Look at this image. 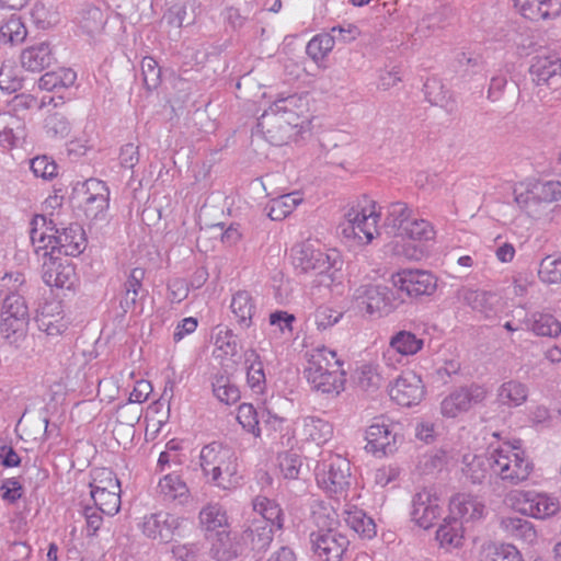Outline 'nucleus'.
<instances>
[{
	"label": "nucleus",
	"instance_id": "nucleus-17",
	"mask_svg": "<svg viewBox=\"0 0 561 561\" xmlns=\"http://www.w3.org/2000/svg\"><path fill=\"white\" fill-rule=\"evenodd\" d=\"M390 398L402 407H412L424 397V386L419 375L413 371L403 373L389 389Z\"/></svg>",
	"mask_w": 561,
	"mask_h": 561
},
{
	"label": "nucleus",
	"instance_id": "nucleus-57",
	"mask_svg": "<svg viewBox=\"0 0 561 561\" xmlns=\"http://www.w3.org/2000/svg\"><path fill=\"white\" fill-rule=\"evenodd\" d=\"M90 488L91 491H121V482L112 470L101 468L94 471Z\"/></svg>",
	"mask_w": 561,
	"mask_h": 561
},
{
	"label": "nucleus",
	"instance_id": "nucleus-19",
	"mask_svg": "<svg viewBox=\"0 0 561 561\" xmlns=\"http://www.w3.org/2000/svg\"><path fill=\"white\" fill-rule=\"evenodd\" d=\"M145 275L146 271L142 267H135L127 275L119 297V307L123 314L135 311L138 307L141 308L142 301L148 294L147 289L142 286Z\"/></svg>",
	"mask_w": 561,
	"mask_h": 561
},
{
	"label": "nucleus",
	"instance_id": "nucleus-35",
	"mask_svg": "<svg viewBox=\"0 0 561 561\" xmlns=\"http://www.w3.org/2000/svg\"><path fill=\"white\" fill-rule=\"evenodd\" d=\"M527 328L538 336L557 337L561 334V323L550 313H531L527 319Z\"/></svg>",
	"mask_w": 561,
	"mask_h": 561
},
{
	"label": "nucleus",
	"instance_id": "nucleus-61",
	"mask_svg": "<svg viewBox=\"0 0 561 561\" xmlns=\"http://www.w3.org/2000/svg\"><path fill=\"white\" fill-rule=\"evenodd\" d=\"M308 363L334 369H342L343 366V362L337 358L336 353L325 346L312 350Z\"/></svg>",
	"mask_w": 561,
	"mask_h": 561
},
{
	"label": "nucleus",
	"instance_id": "nucleus-55",
	"mask_svg": "<svg viewBox=\"0 0 561 561\" xmlns=\"http://www.w3.org/2000/svg\"><path fill=\"white\" fill-rule=\"evenodd\" d=\"M403 237H408L411 240L428 241L434 239L435 230L427 220L412 217Z\"/></svg>",
	"mask_w": 561,
	"mask_h": 561
},
{
	"label": "nucleus",
	"instance_id": "nucleus-27",
	"mask_svg": "<svg viewBox=\"0 0 561 561\" xmlns=\"http://www.w3.org/2000/svg\"><path fill=\"white\" fill-rule=\"evenodd\" d=\"M274 530L268 522L252 519L242 534V540L250 545L252 550L262 551L271 545Z\"/></svg>",
	"mask_w": 561,
	"mask_h": 561
},
{
	"label": "nucleus",
	"instance_id": "nucleus-12",
	"mask_svg": "<svg viewBox=\"0 0 561 561\" xmlns=\"http://www.w3.org/2000/svg\"><path fill=\"white\" fill-rule=\"evenodd\" d=\"M354 297L369 314L383 316L393 309V291L383 285H362L356 288Z\"/></svg>",
	"mask_w": 561,
	"mask_h": 561
},
{
	"label": "nucleus",
	"instance_id": "nucleus-7",
	"mask_svg": "<svg viewBox=\"0 0 561 561\" xmlns=\"http://www.w3.org/2000/svg\"><path fill=\"white\" fill-rule=\"evenodd\" d=\"M294 121L268 108L259 117L256 133L273 146H284L294 140L304 129Z\"/></svg>",
	"mask_w": 561,
	"mask_h": 561
},
{
	"label": "nucleus",
	"instance_id": "nucleus-41",
	"mask_svg": "<svg viewBox=\"0 0 561 561\" xmlns=\"http://www.w3.org/2000/svg\"><path fill=\"white\" fill-rule=\"evenodd\" d=\"M424 93L426 100L435 106H440L448 112L454 110V101L448 89L445 88L439 79L431 78L424 83Z\"/></svg>",
	"mask_w": 561,
	"mask_h": 561
},
{
	"label": "nucleus",
	"instance_id": "nucleus-59",
	"mask_svg": "<svg viewBox=\"0 0 561 561\" xmlns=\"http://www.w3.org/2000/svg\"><path fill=\"white\" fill-rule=\"evenodd\" d=\"M539 277L548 284L561 283V256L549 255L545 257L539 266Z\"/></svg>",
	"mask_w": 561,
	"mask_h": 561
},
{
	"label": "nucleus",
	"instance_id": "nucleus-49",
	"mask_svg": "<svg viewBox=\"0 0 561 561\" xmlns=\"http://www.w3.org/2000/svg\"><path fill=\"white\" fill-rule=\"evenodd\" d=\"M27 35V30L20 16L12 15L0 26V41L3 43H22Z\"/></svg>",
	"mask_w": 561,
	"mask_h": 561
},
{
	"label": "nucleus",
	"instance_id": "nucleus-39",
	"mask_svg": "<svg viewBox=\"0 0 561 561\" xmlns=\"http://www.w3.org/2000/svg\"><path fill=\"white\" fill-rule=\"evenodd\" d=\"M501 526L510 536L526 543H534L537 540V531L534 525L525 518L517 516L504 517L501 520Z\"/></svg>",
	"mask_w": 561,
	"mask_h": 561
},
{
	"label": "nucleus",
	"instance_id": "nucleus-34",
	"mask_svg": "<svg viewBox=\"0 0 561 561\" xmlns=\"http://www.w3.org/2000/svg\"><path fill=\"white\" fill-rule=\"evenodd\" d=\"M30 318H12L2 316L0 324L1 336L14 347H20L28 330Z\"/></svg>",
	"mask_w": 561,
	"mask_h": 561
},
{
	"label": "nucleus",
	"instance_id": "nucleus-13",
	"mask_svg": "<svg viewBox=\"0 0 561 561\" xmlns=\"http://www.w3.org/2000/svg\"><path fill=\"white\" fill-rule=\"evenodd\" d=\"M392 284L410 297L430 296L437 287L436 277L432 273L409 268L392 275Z\"/></svg>",
	"mask_w": 561,
	"mask_h": 561
},
{
	"label": "nucleus",
	"instance_id": "nucleus-63",
	"mask_svg": "<svg viewBox=\"0 0 561 561\" xmlns=\"http://www.w3.org/2000/svg\"><path fill=\"white\" fill-rule=\"evenodd\" d=\"M301 465V458L297 454L286 451L278 456V466L286 479H297Z\"/></svg>",
	"mask_w": 561,
	"mask_h": 561
},
{
	"label": "nucleus",
	"instance_id": "nucleus-54",
	"mask_svg": "<svg viewBox=\"0 0 561 561\" xmlns=\"http://www.w3.org/2000/svg\"><path fill=\"white\" fill-rule=\"evenodd\" d=\"M347 525L366 538H373L376 535V525L370 517H367L362 511L348 513L346 517Z\"/></svg>",
	"mask_w": 561,
	"mask_h": 561
},
{
	"label": "nucleus",
	"instance_id": "nucleus-14",
	"mask_svg": "<svg viewBox=\"0 0 561 561\" xmlns=\"http://www.w3.org/2000/svg\"><path fill=\"white\" fill-rule=\"evenodd\" d=\"M440 514V500L432 489L424 488L413 495L411 517L420 527L430 528Z\"/></svg>",
	"mask_w": 561,
	"mask_h": 561
},
{
	"label": "nucleus",
	"instance_id": "nucleus-42",
	"mask_svg": "<svg viewBox=\"0 0 561 561\" xmlns=\"http://www.w3.org/2000/svg\"><path fill=\"white\" fill-rule=\"evenodd\" d=\"M462 523L454 516H449L444 520L436 531V539L442 546L459 547L463 538Z\"/></svg>",
	"mask_w": 561,
	"mask_h": 561
},
{
	"label": "nucleus",
	"instance_id": "nucleus-5",
	"mask_svg": "<svg viewBox=\"0 0 561 561\" xmlns=\"http://www.w3.org/2000/svg\"><path fill=\"white\" fill-rule=\"evenodd\" d=\"M379 217L374 202H369L365 206L359 204L353 206L345 215L342 233L346 239H354L358 243L368 244L378 233L377 224Z\"/></svg>",
	"mask_w": 561,
	"mask_h": 561
},
{
	"label": "nucleus",
	"instance_id": "nucleus-28",
	"mask_svg": "<svg viewBox=\"0 0 561 561\" xmlns=\"http://www.w3.org/2000/svg\"><path fill=\"white\" fill-rule=\"evenodd\" d=\"M230 309L241 329H249L256 313V304L247 290L237 291L231 299Z\"/></svg>",
	"mask_w": 561,
	"mask_h": 561
},
{
	"label": "nucleus",
	"instance_id": "nucleus-24",
	"mask_svg": "<svg viewBox=\"0 0 561 561\" xmlns=\"http://www.w3.org/2000/svg\"><path fill=\"white\" fill-rule=\"evenodd\" d=\"M55 60L53 49L48 42L33 44L22 50L20 62L22 67L31 72H41L49 67Z\"/></svg>",
	"mask_w": 561,
	"mask_h": 561
},
{
	"label": "nucleus",
	"instance_id": "nucleus-33",
	"mask_svg": "<svg viewBox=\"0 0 561 561\" xmlns=\"http://www.w3.org/2000/svg\"><path fill=\"white\" fill-rule=\"evenodd\" d=\"M253 511L260 515L256 519H264L273 526L274 529H282L284 526V513L279 504L275 501L257 495L252 501Z\"/></svg>",
	"mask_w": 561,
	"mask_h": 561
},
{
	"label": "nucleus",
	"instance_id": "nucleus-32",
	"mask_svg": "<svg viewBox=\"0 0 561 561\" xmlns=\"http://www.w3.org/2000/svg\"><path fill=\"white\" fill-rule=\"evenodd\" d=\"M299 434L305 440L314 442L317 445H320L331 437L332 426L320 417L306 416L301 420Z\"/></svg>",
	"mask_w": 561,
	"mask_h": 561
},
{
	"label": "nucleus",
	"instance_id": "nucleus-22",
	"mask_svg": "<svg viewBox=\"0 0 561 561\" xmlns=\"http://www.w3.org/2000/svg\"><path fill=\"white\" fill-rule=\"evenodd\" d=\"M514 7L525 19L539 22L561 14V0H513Z\"/></svg>",
	"mask_w": 561,
	"mask_h": 561
},
{
	"label": "nucleus",
	"instance_id": "nucleus-50",
	"mask_svg": "<svg viewBox=\"0 0 561 561\" xmlns=\"http://www.w3.org/2000/svg\"><path fill=\"white\" fill-rule=\"evenodd\" d=\"M333 47L334 37L323 33L316 35L308 42L306 53L314 62H319L328 56Z\"/></svg>",
	"mask_w": 561,
	"mask_h": 561
},
{
	"label": "nucleus",
	"instance_id": "nucleus-29",
	"mask_svg": "<svg viewBox=\"0 0 561 561\" xmlns=\"http://www.w3.org/2000/svg\"><path fill=\"white\" fill-rule=\"evenodd\" d=\"M413 210L403 202L391 203L387 207V215L383 227L388 233L403 237L407 226L409 225Z\"/></svg>",
	"mask_w": 561,
	"mask_h": 561
},
{
	"label": "nucleus",
	"instance_id": "nucleus-20",
	"mask_svg": "<svg viewBox=\"0 0 561 561\" xmlns=\"http://www.w3.org/2000/svg\"><path fill=\"white\" fill-rule=\"evenodd\" d=\"M84 214L92 220L104 219L108 208L110 191L103 181L89 179L84 182Z\"/></svg>",
	"mask_w": 561,
	"mask_h": 561
},
{
	"label": "nucleus",
	"instance_id": "nucleus-53",
	"mask_svg": "<svg viewBox=\"0 0 561 561\" xmlns=\"http://www.w3.org/2000/svg\"><path fill=\"white\" fill-rule=\"evenodd\" d=\"M105 24L103 12L96 7L85 9L80 19V27L89 35L100 33Z\"/></svg>",
	"mask_w": 561,
	"mask_h": 561
},
{
	"label": "nucleus",
	"instance_id": "nucleus-16",
	"mask_svg": "<svg viewBox=\"0 0 561 561\" xmlns=\"http://www.w3.org/2000/svg\"><path fill=\"white\" fill-rule=\"evenodd\" d=\"M455 297L459 304L468 306L484 319L494 318L499 312L500 298L492 291L462 286L456 290Z\"/></svg>",
	"mask_w": 561,
	"mask_h": 561
},
{
	"label": "nucleus",
	"instance_id": "nucleus-58",
	"mask_svg": "<svg viewBox=\"0 0 561 561\" xmlns=\"http://www.w3.org/2000/svg\"><path fill=\"white\" fill-rule=\"evenodd\" d=\"M44 128L47 135L55 138L67 137L71 129L68 118L59 112L50 113L45 118Z\"/></svg>",
	"mask_w": 561,
	"mask_h": 561
},
{
	"label": "nucleus",
	"instance_id": "nucleus-18",
	"mask_svg": "<svg viewBox=\"0 0 561 561\" xmlns=\"http://www.w3.org/2000/svg\"><path fill=\"white\" fill-rule=\"evenodd\" d=\"M533 81L551 89L561 87V59L556 55H537L529 68Z\"/></svg>",
	"mask_w": 561,
	"mask_h": 561
},
{
	"label": "nucleus",
	"instance_id": "nucleus-11",
	"mask_svg": "<svg viewBox=\"0 0 561 561\" xmlns=\"http://www.w3.org/2000/svg\"><path fill=\"white\" fill-rule=\"evenodd\" d=\"M184 519L165 512L150 514L141 523L142 534L160 543H168L181 537Z\"/></svg>",
	"mask_w": 561,
	"mask_h": 561
},
{
	"label": "nucleus",
	"instance_id": "nucleus-62",
	"mask_svg": "<svg viewBox=\"0 0 561 561\" xmlns=\"http://www.w3.org/2000/svg\"><path fill=\"white\" fill-rule=\"evenodd\" d=\"M56 162L47 156H37L31 160V170L36 178L51 180L57 175Z\"/></svg>",
	"mask_w": 561,
	"mask_h": 561
},
{
	"label": "nucleus",
	"instance_id": "nucleus-64",
	"mask_svg": "<svg viewBox=\"0 0 561 561\" xmlns=\"http://www.w3.org/2000/svg\"><path fill=\"white\" fill-rule=\"evenodd\" d=\"M141 73L148 90L156 89L160 84L161 69L152 57H145L141 60Z\"/></svg>",
	"mask_w": 561,
	"mask_h": 561
},
{
	"label": "nucleus",
	"instance_id": "nucleus-25",
	"mask_svg": "<svg viewBox=\"0 0 561 561\" xmlns=\"http://www.w3.org/2000/svg\"><path fill=\"white\" fill-rule=\"evenodd\" d=\"M461 471L463 476L473 484H481L493 469L492 450L489 455H477L467 451L462 455Z\"/></svg>",
	"mask_w": 561,
	"mask_h": 561
},
{
	"label": "nucleus",
	"instance_id": "nucleus-21",
	"mask_svg": "<svg viewBox=\"0 0 561 561\" xmlns=\"http://www.w3.org/2000/svg\"><path fill=\"white\" fill-rule=\"evenodd\" d=\"M42 252L44 259L42 278L44 283L50 287L70 288L72 277L75 276L72 265L67 261H62L57 255L48 253L46 250Z\"/></svg>",
	"mask_w": 561,
	"mask_h": 561
},
{
	"label": "nucleus",
	"instance_id": "nucleus-46",
	"mask_svg": "<svg viewBox=\"0 0 561 561\" xmlns=\"http://www.w3.org/2000/svg\"><path fill=\"white\" fill-rule=\"evenodd\" d=\"M211 386L216 398L226 404H233L240 399L239 388L226 375H216Z\"/></svg>",
	"mask_w": 561,
	"mask_h": 561
},
{
	"label": "nucleus",
	"instance_id": "nucleus-44",
	"mask_svg": "<svg viewBox=\"0 0 561 561\" xmlns=\"http://www.w3.org/2000/svg\"><path fill=\"white\" fill-rule=\"evenodd\" d=\"M244 364L247 367V380L249 386L256 391H261L265 383V373L263 369V363L255 350L250 348L245 351Z\"/></svg>",
	"mask_w": 561,
	"mask_h": 561
},
{
	"label": "nucleus",
	"instance_id": "nucleus-40",
	"mask_svg": "<svg viewBox=\"0 0 561 561\" xmlns=\"http://www.w3.org/2000/svg\"><path fill=\"white\" fill-rule=\"evenodd\" d=\"M307 380L317 391L339 394L344 389L345 371L333 370L329 374L307 377Z\"/></svg>",
	"mask_w": 561,
	"mask_h": 561
},
{
	"label": "nucleus",
	"instance_id": "nucleus-26",
	"mask_svg": "<svg viewBox=\"0 0 561 561\" xmlns=\"http://www.w3.org/2000/svg\"><path fill=\"white\" fill-rule=\"evenodd\" d=\"M270 110L290 121L295 119L294 123L304 128V123L306 122L305 114L308 111V101L306 96L290 94L275 100L270 106Z\"/></svg>",
	"mask_w": 561,
	"mask_h": 561
},
{
	"label": "nucleus",
	"instance_id": "nucleus-3",
	"mask_svg": "<svg viewBox=\"0 0 561 561\" xmlns=\"http://www.w3.org/2000/svg\"><path fill=\"white\" fill-rule=\"evenodd\" d=\"M201 467L206 476H211L213 482L225 490L239 483L238 462L234 451L217 443L203 447Z\"/></svg>",
	"mask_w": 561,
	"mask_h": 561
},
{
	"label": "nucleus",
	"instance_id": "nucleus-51",
	"mask_svg": "<svg viewBox=\"0 0 561 561\" xmlns=\"http://www.w3.org/2000/svg\"><path fill=\"white\" fill-rule=\"evenodd\" d=\"M533 194L527 190L523 193L515 192V203L518 207L524 210L529 217L533 219L539 220L542 218L546 213L547 205H545L541 201L531 197Z\"/></svg>",
	"mask_w": 561,
	"mask_h": 561
},
{
	"label": "nucleus",
	"instance_id": "nucleus-52",
	"mask_svg": "<svg viewBox=\"0 0 561 561\" xmlns=\"http://www.w3.org/2000/svg\"><path fill=\"white\" fill-rule=\"evenodd\" d=\"M2 301V313L1 316L12 317V318H30L28 308L25 304L24 298L15 293H11L5 296L4 299L0 297V302Z\"/></svg>",
	"mask_w": 561,
	"mask_h": 561
},
{
	"label": "nucleus",
	"instance_id": "nucleus-31",
	"mask_svg": "<svg viewBox=\"0 0 561 561\" xmlns=\"http://www.w3.org/2000/svg\"><path fill=\"white\" fill-rule=\"evenodd\" d=\"M31 20L38 30H48L59 22L56 0H37L31 9Z\"/></svg>",
	"mask_w": 561,
	"mask_h": 561
},
{
	"label": "nucleus",
	"instance_id": "nucleus-37",
	"mask_svg": "<svg viewBox=\"0 0 561 561\" xmlns=\"http://www.w3.org/2000/svg\"><path fill=\"white\" fill-rule=\"evenodd\" d=\"M424 340L410 331H399L394 333L389 341V350L403 355H415L423 348Z\"/></svg>",
	"mask_w": 561,
	"mask_h": 561
},
{
	"label": "nucleus",
	"instance_id": "nucleus-10",
	"mask_svg": "<svg viewBox=\"0 0 561 561\" xmlns=\"http://www.w3.org/2000/svg\"><path fill=\"white\" fill-rule=\"evenodd\" d=\"M507 500L520 513L539 519L554 515L560 508L557 500L534 491L515 490L508 493Z\"/></svg>",
	"mask_w": 561,
	"mask_h": 561
},
{
	"label": "nucleus",
	"instance_id": "nucleus-4",
	"mask_svg": "<svg viewBox=\"0 0 561 561\" xmlns=\"http://www.w3.org/2000/svg\"><path fill=\"white\" fill-rule=\"evenodd\" d=\"M503 443L492 449L493 471L503 481L518 484L528 479L533 471V463L525 457V451L518 445Z\"/></svg>",
	"mask_w": 561,
	"mask_h": 561
},
{
	"label": "nucleus",
	"instance_id": "nucleus-1",
	"mask_svg": "<svg viewBox=\"0 0 561 561\" xmlns=\"http://www.w3.org/2000/svg\"><path fill=\"white\" fill-rule=\"evenodd\" d=\"M31 226L30 239L38 256L45 250L55 255L77 256L85 249V233L77 222L59 228L53 219H47L44 215H36L32 219Z\"/></svg>",
	"mask_w": 561,
	"mask_h": 561
},
{
	"label": "nucleus",
	"instance_id": "nucleus-48",
	"mask_svg": "<svg viewBox=\"0 0 561 561\" xmlns=\"http://www.w3.org/2000/svg\"><path fill=\"white\" fill-rule=\"evenodd\" d=\"M533 198L541 201L545 205L561 199V182L560 181H546L536 182L527 188Z\"/></svg>",
	"mask_w": 561,
	"mask_h": 561
},
{
	"label": "nucleus",
	"instance_id": "nucleus-30",
	"mask_svg": "<svg viewBox=\"0 0 561 561\" xmlns=\"http://www.w3.org/2000/svg\"><path fill=\"white\" fill-rule=\"evenodd\" d=\"M211 542L210 553L217 561H230L239 553V543L234 541L228 529L217 530L207 535Z\"/></svg>",
	"mask_w": 561,
	"mask_h": 561
},
{
	"label": "nucleus",
	"instance_id": "nucleus-60",
	"mask_svg": "<svg viewBox=\"0 0 561 561\" xmlns=\"http://www.w3.org/2000/svg\"><path fill=\"white\" fill-rule=\"evenodd\" d=\"M343 313L329 306H319L312 314L313 322L319 331H324L336 324Z\"/></svg>",
	"mask_w": 561,
	"mask_h": 561
},
{
	"label": "nucleus",
	"instance_id": "nucleus-2",
	"mask_svg": "<svg viewBox=\"0 0 561 561\" xmlns=\"http://www.w3.org/2000/svg\"><path fill=\"white\" fill-rule=\"evenodd\" d=\"M295 270L301 274L327 276L330 285L337 278L343 261L336 251L327 252L318 240L308 239L291 249Z\"/></svg>",
	"mask_w": 561,
	"mask_h": 561
},
{
	"label": "nucleus",
	"instance_id": "nucleus-9",
	"mask_svg": "<svg viewBox=\"0 0 561 561\" xmlns=\"http://www.w3.org/2000/svg\"><path fill=\"white\" fill-rule=\"evenodd\" d=\"M350 541L336 529L314 530L309 535V548L319 561H341Z\"/></svg>",
	"mask_w": 561,
	"mask_h": 561
},
{
	"label": "nucleus",
	"instance_id": "nucleus-38",
	"mask_svg": "<svg viewBox=\"0 0 561 561\" xmlns=\"http://www.w3.org/2000/svg\"><path fill=\"white\" fill-rule=\"evenodd\" d=\"M199 522L208 535L228 529V517L221 505L208 504L199 512Z\"/></svg>",
	"mask_w": 561,
	"mask_h": 561
},
{
	"label": "nucleus",
	"instance_id": "nucleus-36",
	"mask_svg": "<svg viewBox=\"0 0 561 561\" xmlns=\"http://www.w3.org/2000/svg\"><path fill=\"white\" fill-rule=\"evenodd\" d=\"M302 202L299 192L283 194L270 201L266 206L267 215L272 220H283L290 215Z\"/></svg>",
	"mask_w": 561,
	"mask_h": 561
},
{
	"label": "nucleus",
	"instance_id": "nucleus-47",
	"mask_svg": "<svg viewBox=\"0 0 561 561\" xmlns=\"http://www.w3.org/2000/svg\"><path fill=\"white\" fill-rule=\"evenodd\" d=\"M91 499L94 506L105 515L114 516L121 510V491H91Z\"/></svg>",
	"mask_w": 561,
	"mask_h": 561
},
{
	"label": "nucleus",
	"instance_id": "nucleus-56",
	"mask_svg": "<svg viewBox=\"0 0 561 561\" xmlns=\"http://www.w3.org/2000/svg\"><path fill=\"white\" fill-rule=\"evenodd\" d=\"M237 420L245 431L252 433L255 437L261 435L259 415L251 403H242L239 405Z\"/></svg>",
	"mask_w": 561,
	"mask_h": 561
},
{
	"label": "nucleus",
	"instance_id": "nucleus-8",
	"mask_svg": "<svg viewBox=\"0 0 561 561\" xmlns=\"http://www.w3.org/2000/svg\"><path fill=\"white\" fill-rule=\"evenodd\" d=\"M488 397L484 386L470 383L454 389L440 402V413L445 417H457L468 412L476 404L482 403Z\"/></svg>",
	"mask_w": 561,
	"mask_h": 561
},
{
	"label": "nucleus",
	"instance_id": "nucleus-15",
	"mask_svg": "<svg viewBox=\"0 0 561 561\" xmlns=\"http://www.w3.org/2000/svg\"><path fill=\"white\" fill-rule=\"evenodd\" d=\"M383 416L375 417L366 430V449L374 455L386 456L397 449V433Z\"/></svg>",
	"mask_w": 561,
	"mask_h": 561
},
{
	"label": "nucleus",
	"instance_id": "nucleus-43",
	"mask_svg": "<svg viewBox=\"0 0 561 561\" xmlns=\"http://www.w3.org/2000/svg\"><path fill=\"white\" fill-rule=\"evenodd\" d=\"M158 489L160 494L167 501L187 499L188 488L179 474L169 473L160 479Z\"/></svg>",
	"mask_w": 561,
	"mask_h": 561
},
{
	"label": "nucleus",
	"instance_id": "nucleus-45",
	"mask_svg": "<svg viewBox=\"0 0 561 561\" xmlns=\"http://www.w3.org/2000/svg\"><path fill=\"white\" fill-rule=\"evenodd\" d=\"M497 397L504 405L519 407L527 400L528 389L517 380H510L500 386Z\"/></svg>",
	"mask_w": 561,
	"mask_h": 561
},
{
	"label": "nucleus",
	"instance_id": "nucleus-23",
	"mask_svg": "<svg viewBox=\"0 0 561 561\" xmlns=\"http://www.w3.org/2000/svg\"><path fill=\"white\" fill-rule=\"evenodd\" d=\"M450 515L462 524L481 519L485 513V505L477 496L457 494L449 503Z\"/></svg>",
	"mask_w": 561,
	"mask_h": 561
},
{
	"label": "nucleus",
	"instance_id": "nucleus-6",
	"mask_svg": "<svg viewBox=\"0 0 561 561\" xmlns=\"http://www.w3.org/2000/svg\"><path fill=\"white\" fill-rule=\"evenodd\" d=\"M316 470L318 483L330 493L342 494L351 486V463L340 455H329Z\"/></svg>",
	"mask_w": 561,
	"mask_h": 561
}]
</instances>
